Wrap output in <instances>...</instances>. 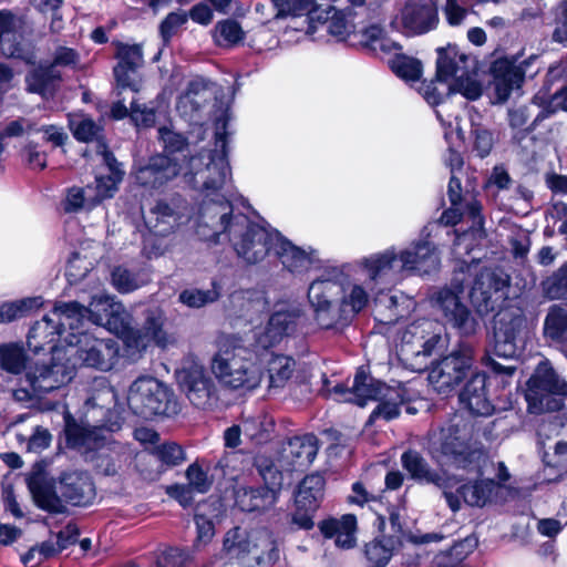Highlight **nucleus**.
<instances>
[{
	"mask_svg": "<svg viewBox=\"0 0 567 567\" xmlns=\"http://www.w3.org/2000/svg\"><path fill=\"white\" fill-rule=\"evenodd\" d=\"M214 38L218 45L231 47L244 39V31L235 20H224L216 24Z\"/></svg>",
	"mask_w": 567,
	"mask_h": 567,
	"instance_id": "13d9d810",
	"label": "nucleus"
},
{
	"mask_svg": "<svg viewBox=\"0 0 567 567\" xmlns=\"http://www.w3.org/2000/svg\"><path fill=\"white\" fill-rule=\"evenodd\" d=\"M167 318L159 307H152L145 311L144 324L142 329H135L132 355L140 354L146 348L154 343L157 347L165 348L172 342L171 336L167 333Z\"/></svg>",
	"mask_w": 567,
	"mask_h": 567,
	"instance_id": "6ab92c4d",
	"label": "nucleus"
},
{
	"mask_svg": "<svg viewBox=\"0 0 567 567\" xmlns=\"http://www.w3.org/2000/svg\"><path fill=\"white\" fill-rule=\"evenodd\" d=\"M111 278L113 287L122 293L136 290L147 282V277L144 274L132 272L122 266L113 269Z\"/></svg>",
	"mask_w": 567,
	"mask_h": 567,
	"instance_id": "8fccbe9b",
	"label": "nucleus"
},
{
	"mask_svg": "<svg viewBox=\"0 0 567 567\" xmlns=\"http://www.w3.org/2000/svg\"><path fill=\"white\" fill-rule=\"evenodd\" d=\"M65 436L68 445L73 449L91 450L96 446L95 433L74 421H66Z\"/></svg>",
	"mask_w": 567,
	"mask_h": 567,
	"instance_id": "3c124183",
	"label": "nucleus"
},
{
	"mask_svg": "<svg viewBox=\"0 0 567 567\" xmlns=\"http://www.w3.org/2000/svg\"><path fill=\"white\" fill-rule=\"evenodd\" d=\"M271 427L272 422L266 419L264 421L249 420L241 424L244 434L257 444L264 443L269 439Z\"/></svg>",
	"mask_w": 567,
	"mask_h": 567,
	"instance_id": "338daca9",
	"label": "nucleus"
},
{
	"mask_svg": "<svg viewBox=\"0 0 567 567\" xmlns=\"http://www.w3.org/2000/svg\"><path fill=\"white\" fill-rule=\"evenodd\" d=\"M275 255L289 272L296 275L310 270L318 261L315 250H305L293 245L282 235H280L279 241L275 246Z\"/></svg>",
	"mask_w": 567,
	"mask_h": 567,
	"instance_id": "393cba45",
	"label": "nucleus"
},
{
	"mask_svg": "<svg viewBox=\"0 0 567 567\" xmlns=\"http://www.w3.org/2000/svg\"><path fill=\"white\" fill-rule=\"evenodd\" d=\"M544 331L551 340L561 343L567 357V309L553 306L546 316Z\"/></svg>",
	"mask_w": 567,
	"mask_h": 567,
	"instance_id": "ea45409f",
	"label": "nucleus"
},
{
	"mask_svg": "<svg viewBox=\"0 0 567 567\" xmlns=\"http://www.w3.org/2000/svg\"><path fill=\"white\" fill-rule=\"evenodd\" d=\"M265 482L259 487H238L235 492L236 505L243 512L261 511L271 507L278 499L282 486V475L272 467L262 473Z\"/></svg>",
	"mask_w": 567,
	"mask_h": 567,
	"instance_id": "dca6fc26",
	"label": "nucleus"
},
{
	"mask_svg": "<svg viewBox=\"0 0 567 567\" xmlns=\"http://www.w3.org/2000/svg\"><path fill=\"white\" fill-rule=\"evenodd\" d=\"M378 406L369 416V423H373L377 419L391 421L399 416L401 406L405 402L404 390L400 386H385L377 400Z\"/></svg>",
	"mask_w": 567,
	"mask_h": 567,
	"instance_id": "e433bc0d",
	"label": "nucleus"
},
{
	"mask_svg": "<svg viewBox=\"0 0 567 567\" xmlns=\"http://www.w3.org/2000/svg\"><path fill=\"white\" fill-rule=\"evenodd\" d=\"M464 289L463 279L454 277L450 285L439 288L431 295L430 302L445 326L455 329L462 336H471L476 332L478 323L463 301Z\"/></svg>",
	"mask_w": 567,
	"mask_h": 567,
	"instance_id": "9d476101",
	"label": "nucleus"
},
{
	"mask_svg": "<svg viewBox=\"0 0 567 567\" xmlns=\"http://www.w3.org/2000/svg\"><path fill=\"white\" fill-rule=\"evenodd\" d=\"M471 136L473 140V151L477 156L484 158L488 156L495 144V136L493 131L485 127L484 125L475 122V120L471 118Z\"/></svg>",
	"mask_w": 567,
	"mask_h": 567,
	"instance_id": "6e6d98bb",
	"label": "nucleus"
},
{
	"mask_svg": "<svg viewBox=\"0 0 567 567\" xmlns=\"http://www.w3.org/2000/svg\"><path fill=\"white\" fill-rule=\"evenodd\" d=\"M460 401L474 415L489 416L495 406L487 395L486 375L474 373L460 394Z\"/></svg>",
	"mask_w": 567,
	"mask_h": 567,
	"instance_id": "b1692460",
	"label": "nucleus"
},
{
	"mask_svg": "<svg viewBox=\"0 0 567 567\" xmlns=\"http://www.w3.org/2000/svg\"><path fill=\"white\" fill-rule=\"evenodd\" d=\"M219 293L213 290L186 289L178 296V300L189 308H200L217 300Z\"/></svg>",
	"mask_w": 567,
	"mask_h": 567,
	"instance_id": "e2e57ef3",
	"label": "nucleus"
},
{
	"mask_svg": "<svg viewBox=\"0 0 567 567\" xmlns=\"http://www.w3.org/2000/svg\"><path fill=\"white\" fill-rule=\"evenodd\" d=\"M92 188L87 186L86 188L81 187H72L69 189L65 202L64 209L68 213L78 212L84 207H93L92 197H90L86 193L91 192Z\"/></svg>",
	"mask_w": 567,
	"mask_h": 567,
	"instance_id": "69168bd1",
	"label": "nucleus"
},
{
	"mask_svg": "<svg viewBox=\"0 0 567 567\" xmlns=\"http://www.w3.org/2000/svg\"><path fill=\"white\" fill-rule=\"evenodd\" d=\"M389 63L391 70L405 81H416L421 78L422 65L421 62L414 58L395 53Z\"/></svg>",
	"mask_w": 567,
	"mask_h": 567,
	"instance_id": "5fc2aeb1",
	"label": "nucleus"
},
{
	"mask_svg": "<svg viewBox=\"0 0 567 567\" xmlns=\"http://www.w3.org/2000/svg\"><path fill=\"white\" fill-rule=\"evenodd\" d=\"M84 310L79 302H59L54 308L30 329L27 344L34 353L47 346H65L64 338L69 332L78 330L83 323Z\"/></svg>",
	"mask_w": 567,
	"mask_h": 567,
	"instance_id": "6e6552de",
	"label": "nucleus"
},
{
	"mask_svg": "<svg viewBox=\"0 0 567 567\" xmlns=\"http://www.w3.org/2000/svg\"><path fill=\"white\" fill-rule=\"evenodd\" d=\"M69 332L65 346L56 348V358L65 359L70 365L87 367L101 371L111 370L118 357V344L113 338H102L95 332Z\"/></svg>",
	"mask_w": 567,
	"mask_h": 567,
	"instance_id": "0eeeda50",
	"label": "nucleus"
},
{
	"mask_svg": "<svg viewBox=\"0 0 567 567\" xmlns=\"http://www.w3.org/2000/svg\"><path fill=\"white\" fill-rule=\"evenodd\" d=\"M179 175L194 188L202 186V190L220 189L230 177L226 137L217 133L215 150L189 157L185 165L178 163L177 157L155 155L134 173L136 183L151 189L161 188Z\"/></svg>",
	"mask_w": 567,
	"mask_h": 567,
	"instance_id": "f03ea898",
	"label": "nucleus"
},
{
	"mask_svg": "<svg viewBox=\"0 0 567 567\" xmlns=\"http://www.w3.org/2000/svg\"><path fill=\"white\" fill-rule=\"evenodd\" d=\"M498 485L493 480H482L462 485L457 493L471 506H484L492 497Z\"/></svg>",
	"mask_w": 567,
	"mask_h": 567,
	"instance_id": "37998d69",
	"label": "nucleus"
},
{
	"mask_svg": "<svg viewBox=\"0 0 567 567\" xmlns=\"http://www.w3.org/2000/svg\"><path fill=\"white\" fill-rule=\"evenodd\" d=\"M311 308L315 321L321 329L343 326L350 320L348 309L343 308L341 302L340 305L326 302L319 306H311Z\"/></svg>",
	"mask_w": 567,
	"mask_h": 567,
	"instance_id": "a19ab883",
	"label": "nucleus"
},
{
	"mask_svg": "<svg viewBox=\"0 0 567 567\" xmlns=\"http://www.w3.org/2000/svg\"><path fill=\"white\" fill-rule=\"evenodd\" d=\"M203 217L207 220L215 235L226 234L238 257L247 264L261 261L270 251L275 254V246L280 233L251 221L244 214H233L230 202L225 196L214 205H205Z\"/></svg>",
	"mask_w": 567,
	"mask_h": 567,
	"instance_id": "7ed1b4c3",
	"label": "nucleus"
},
{
	"mask_svg": "<svg viewBox=\"0 0 567 567\" xmlns=\"http://www.w3.org/2000/svg\"><path fill=\"white\" fill-rule=\"evenodd\" d=\"M127 404L134 414L145 419L177 412L174 394L164 383L150 375H142L131 384Z\"/></svg>",
	"mask_w": 567,
	"mask_h": 567,
	"instance_id": "9b49d317",
	"label": "nucleus"
},
{
	"mask_svg": "<svg viewBox=\"0 0 567 567\" xmlns=\"http://www.w3.org/2000/svg\"><path fill=\"white\" fill-rule=\"evenodd\" d=\"M520 317H511L508 320L503 316L495 322L493 354L511 359L516 354V336L522 326Z\"/></svg>",
	"mask_w": 567,
	"mask_h": 567,
	"instance_id": "a878e982",
	"label": "nucleus"
},
{
	"mask_svg": "<svg viewBox=\"0 0 567 567\" xmlns=\"http://www.w3.org/2000/svg\"><path fill=\"white\" fill-rule=\"evenodd\" d=\"M144 221L154 235L166 236L181 225L182 216L168 204L157 202L144 216Z\"/></svg>",
	"mask_w": 567,
	"mask_h": 567,
	"instance_id": "c85d7f7f",
	"label": "nucleus"
},
{
	"mask_svg": "<svg viewBox=\"0 0 567 567\" xmlns=\"http://www.w3.org/2000/svg\"><path fill=\"white\" fill-rule=\"evenodd\" d=\"M396 545L398 539L394 536L378 537L367 544L365 556L377 567H383L391 559Z\"/></svg>",
	"mask_w": 567,
	"mask_h": 567,
	"instance_id": "49530a36",
	"label": "nucleus"
},
{
	"mask_svg": "<svg viewBox=\"0 0 567 567\" xmlns=\"http://www.w3.org/2000/svg\"><path fill=\"white\" fill-rule=\"evenodd\" d=\"M499 288L501 281L494 271L483 268L475 276L470 297L473 302H486L492 297V293L498 291Z\"/></svg>",
	"mask_w": 567,
	"mask_h": 567,
	"instance_id": "c03bdc74",
	"label": "nucleus"
},
{
	"mask_svg": "<svg viewBox=\"0 0 567 567\" xmlns=\"http://www.w3.org/2000/svg\"><path fill=\"white\" fill-rule=\"evenodd\" d=\"M537 60L536 55L516 63L508 59L496 60L492 65L493 89L496 102H506L514 90L520 89L528 68Z\"/></svg>",
	"mask_w": 567,
	"mask_h": 567,
	"instance_id": "f3484780",
	"label": "nucleus"
},
{
	"mask_svg": "<svg viewBox=\"0 0 567 567\" xmlns=\"http://www.w3.org/2000/svg\"><path fill=\"white\" fill-rule=\"evenodd\" d=\"M553 395L567 396V382L558 375L548 361H542L527 382L525 399L528 411L540 414L559 410L561 402Z\"/></svg>",
	"mask_w": 567,
	"mask_h": 567,
	"instance_id": "f8f14e48",
	"label": "nucleus"
},
{
	"mask_svg": "<svg viewBox=\"0 0 567 567\" xmlns=\"http://www.w3.org/2000/svg\"><path fill=\"white\" fill-rule=\"evenodd\" d=\"M95 152L102 157V162L109 168L110 174L107 176L101 175L95 178L96 186L95 195L92 197L93 205L101 203L103 199L113 197L124 175L116 158L104 143L97 141Z\"/></svg>",
	"mask_w": 567,
	"mask_h": 567,
	"instance_id": "5701e85b",
	"label": "nucleus"
},
{
	"mask_svg": "<svg viewBox=\"0 0 567 567\" xmlns=\"http://www.w3.org/2000/svg\"><path fill=\"white\" fill-rule=\"evenodd\" d=\"M401 463L410 476L420 483L433 484L439 488L449 486V477L444 473L432 470L425 458L416 451L404 452L401 455Z\"/></svg>",
	"mask_w": 567,
	"mask_h": 567,
	"instance_id": "bb28decb",
	"label": "nucleus"
},
{
	"mask_svg": "<svg viewBox=\"0 0 567 567\" xmlns=\"http://www.w3.org/2000/svg\"><path fill=\"white\" fill-rule=\"evenodd\" d=\"M56 348H52L50 364H34L25 372V381L34 395L47 394L68 384L74 378V365L65 359L56 358Z\"/></svg>",
	"mask_w": 567,
	"mask_h": 567,
	"instance_id": "2eb2a0df",
	"label": "nucleus"
},
{
	"mask_svg": "<svg viewBox=\"0 0 567 567\" xmlns=\"http://www.w3.org/2000/svg\"><path fill=\"white\" fill-rule=\"evenodd\" d=\"M439 22L434 0H409L392 24L408 35L423 34L433 30Z\"/></svg>",
	"mask_w": 567,
	"mask_h": 567,
	"instance_id": "a211bd4d",
	"label": "nucleus"
},
{
	"mask_svg": "<svg viewBox=\"0 0 567 567\" xmlns=\"http://www.w3.org/2000/svg\"><path fill=\"white\" fill-rule=\"evenodd\" d=\"M181 390L199 409L212 408L218 401V390L205 367L194 358H186L176 371Z\"/></svg>",
	"mask_w": 567,
	"mask_h": 567,
	"instance_id": "ddd939ff",
	"label": "nucleus"
},
{
	"mask_svg": "<svg viewBox=\"0 0 567 567\" xmlns=\"http://www.w3.org/2000/svg\"><path fill=\"white\" fill-rule=\"evenodd\" d=\"M361 262H362V259L360 261H358V266L365 277V279H364L365 287H363L362 285L354 284L351 286L349 292H344L343 296L341 297V303H342L343 308L348 309V316L350 319L368 305L370 292L371 293H374V292L381 293L382 288H378V287L381 285H383V286L388 285L386 282H382V281L371 282L369 275L363 269Z\"/></svg>",
	"mask_w": 567,
	"mask_h": 567,
	"instance_id": "7c9ffc66",
	"label": "nucleus"
},
{
	"mask_svg": "<svg viewBox=\"0 0 567 567\" xmlns=\"http://www.w3.org/2000/svg\"><path fill=\"white\" fill-rule=\"evenodd\" d=\"M296 361L287 355L270 354L267 359V372L270 388L282 386L293 374Z\"/></svg>",
	"mask_w": 567,
	"mask_h": 567,
	"instance_id": "79ce46f5",
	"label": "nucleus"
},
{
	"mask_svg": "<svg viewBox=\"0 0 567 567\" xmlns=\"http://www.w3.org/2000/svg\"><path fill=\"white\" fill-rule=\"evenodd\" d=\"M536 113L537 105L533 101L528 105L511 107L507 112L508 124L516 132L528 133L539 123L535 122Z\"/></svg>",
	"mask_w": 567,
	"mask_h": 567,
	"instance_id": "de8ad7c7",
	"label": "nucleus"
},
{
	"mask_svg": "<svg viewBox=\"0 0 567 567\" xmlns=\"http://www.w3.org/2000/svg\"><path fill=\"white\" fill-rule=\"evenodd\" d=\"M117 305L118 302L109 295H96L87 308L81 305L80 307L84 310L83 320L87 317L93 323L102 326Z\"/></svg>",
	"mask_w": 567,
	"mask_h": 567,
	"instance_id": "09e8293b",
	"label": "nucleus"
},
{
	"mask_svg": "<svg viewBox=\"0 0 567 567\" xmlns=\"http://www.w3.org/2000/svg\"><path fill=\"white\" fill-rule=\"evenodd\" d=\"M477 547V539L467 536L455 543L450 549L437 553L431 567H465V560Z\"/></svg>",
	"mask_w": 567,
	"mask_h": 567,
	"instance_id": "c9c22d12",
	"label": "nucleus"
},
{
	"mask_svg": "<svg viewBox=\"0 0 567 567\" xmlns=\"http://www.w3.org/2000/svg\"><path fill=\"white\" fill-rule=\"evenodd\" d=\"M468 56L458 52L455 48L440 49L436 62V78L442 82L451 79H460V76L468 73Z\"/></svg>",
	"mask_w": 567,
	"mask_h": 567,
	"instance_id": "2f4dec72",
	"label": "nucleus"
},
{
	"mask_svg": "<svg viewBox=\"0 0 567 567\" xmlns=\"http://www.w3.org/2000/svg\"><path fill=\"white\" fill-rule=\"evenodd\" d=\"M533 103L537 105L535 122H540L554 114L558 110H567V85L557 91L547 99L545 94L537 93L533 97Z\"/></svg>",
	"mask_w": 567,
	"mask_h": 567,
	"instance_id": "a18cd8bd",
	"label": "nucleus"
},
{
	"mask_svg": "<svg viewBox=\"0 0 567 567\" xmlns=\"http://www.w3.org/2000/svg\"><path fill=\"white\" fill-rule=\"evenodd\" d=\"M288 453L296 467H308L317 456L318 440L312 434L295 436L288 442Z\"/></svg>",
	"mask_w": 567,
	"mask_h": 567,
	"instance_id": "4c0bfd02",
	"label": "nucleus"
},
{
	"mask_svg": "<svg viewBox=\"0 0 567 567\" xmlns=\"http://www.w3.org/2000/svg\"><path fill=\"white\" fill-rule=\"evenodd\" d=\"M543 289L550 299L567 297V264L544 280Z\"/></svg>",
	"mask_w": 567,
	"mask_h": 567,
	"instance_id": "680f3d73",
	"label": "nucleus"
},
{
	"mask_svg": "<svg viewBox=\"0 0 567 567\" xmlns=\"http://www.w3.org/2000/svg\"><path fill=\"white\" fill-rule=\"evenodd\" d=\"M28 355L21 343L8 342L0 344V370L19 375L27 372Z\"/></svg>",
	"mask_w": 567,
	"mask_h": 567,
	"instance_id": "58836bf2",
	"label": "nucleus"
},
{
	"mask_svg": "<svg viewBox=\"0 0 567 567\" xmlns=\"http://www.w3.org/2000/svg\"><path fill=\"white\" fill-rule=\"evenodd\" d=\"M41 306V297L24 298L13 302H4L0 306V323L11 322L25 316L32 309Z\"/></svg>",
	"mask_w": 567,
	"mask_h": 567,
	"instance_id": "603ef678",
	"label": "nucleus"
},
{
	"mask_svg": "<svg viewBox=\"0 0 567 567\" xmlns=\"http://www.w3.org/2000/svg\"><path fill=\"white\" fill-rule=\"evenodd\" d=\"M102 327L122 339L126 351L132 353L133 339L135 334L133 317L121 302L114 307Z\"/></svg>",
	"mask_w": 567,
	"mask_h": 567,
	"instance_id": "f704fd0d",
	"label": "nucleus"
},
{
	"mask_svg": "<svg viewBox=\"0 0 567 567\" xmlns=\"http://www.w3.org/2000/svg\"><path fill=\"white\" fill-rule=\"evenodd\" d=\"M52 69L50 66L43 69H34L25 76L27 90L31 93H38L45 96L51 93L53 79L51 76Z\"/></svg>",
	"mask_w": 567,
	"mask_h": 567,
	"instance_id": "bf43d9fd",
	"label": "nucleus"
},
{
	"mask_svg": "<svg viewBox=\"0 0 567 567\" xmlns=\"http://www.w3.org/2000/svg\"><path fill=\"white\" fill-rule=\"evenodd\" d=\"M385 386L386 384L374 380L364 370H359L355 373L352 388L338 384L332 392L339 396L340 401L364 406L368 401H377Z\"/></svg>",
	"mask_w": 567,
	"mask_h": 567,
	"instance_id": "412c9836",
	"label": "nucleus"
},
{
	"mask_svg": "<svg viewBox=\"0 0 567 567\" xmlns=\"http://www.w3.org/2000/svg\"><path fill=\"white\" fill-rule=\"evenodd\" d=\"M339 272L333 269L315 279L308 289V299L310 306H319L321 303H334L339 296L344 292L342 286L338 282Z\"/></svg>",
	"mask_w": 567,
	"mask_h": 567,
	"instance_id": "473e14b6",
	"label": "nucleus"
},
{
	"mask_svg": "<svg viewBox=\"0 0 567 567\" xmlns=\"http://www.w3.org/2000/svg\"><path fill=\"white\" fill-rule=\"evenodd\" d=\"M69 122L70 128L78 141L86 143L97 141L101 127L91 117L79 114L73 115Z\"/></svg>",
	"mask_w": 567,
	"mask_h": 567,
	"instance_id": "4d7b16f0",
	"label": "nucleus"
},
{
	"mask_svg": "<svg viewBox=\"0 0 567 567\" xmlns=\"http://www.w3.org/2000/svg\"><path fill=\"white\" fill-rule=\"evenodd\" d=\"M413 301L403 293L384 295L375 299L377 319L384 324H393L409 315Z\"/></svg>",
	"mask_w": 567,
	"mask_h": 567,
	"instance_id": "c756f323",
	"label": "nucleus"
},
{
	"mask_svg": "<svg viewBox=\"0 0 567 567\" xmlns=\"http://www.w3.org/2000/svg\"><path fill=\"white\" fill-rule=\"evenodd\" d=\"M427 452L440 465L465 468L483 452L474 424L462 415H453L429 434Z\"/></svg>",
	"mask_w": 567,
	"mask_h": 567,
	"instance_id": "39448f33",
	"label": "nucleus"
},
{
	"mask_svg": "<svg viewBox=\"0 0 567 567\" xmlns=\"http://www.w3.org/2000/svg\"><path fill=\"white\" fill-rule=\"evenodd\" d=\"M482 205L475 198H471L465 203V205H457L451 207L443 212L440 217L439 223L445 226H454L456 225L463 216H467L472 220V227L468 231H465L461 235L456 236L454 246L455 248L460 247L462 244L467 241L471 237L482 236L483 235V216L481 214Z\"/></svg>",
	"mask_w": 567,
	"mask_h": 567,
	"instance_id": "aec40b11",
	"label": "nucleus"
},
{
	"mask_svg": "<svg viewBox=\"0 0 567 567\" xmlns=\"http://www.w3.org/2000/svg\"><path fill=\"white\" fill-rule=\"evenodd\" d=\"M451 92L460 93L470 101H475L482 96L483 89L481 83L473 76L466 75L460 76L454 84L450 87Z\"/></svg>",
	"mask_w": 567,
	"mask_h": 567,
	"instance_id": "0e129e2a",
	"label": "nucleus"
},
{
	"mask_svg": "<svg viewBox=\"0 0 567 567\" xmlns=\"http://www.w3.org/2000/svg\"><path fill=\"white\" fill-rule=\"evenodd\" d=\"M300 310L281 307L269 318L262 330L254 332L251 348L248 336L221 334L217 339V351L210 360V371L218 383L229 390L250 391L261 383L264 370L259 349L267 350L295 331Z\"/></svg>",
	"mask_w": 567,
	"mask_h": 567,
	"instance_id": "f257e3e1",
	"label": "nucleus"
},
{
	"mask_svg": "<svg viewBox=\"0 0 567 567\" xmlns=\"http://www.w3.org/2000/svg\"><path fill=\"white\" fill-rule=\"evenodd\" d=\"M223 549L231 559L259 566L271 565L278 558L275 542L265 528L248 530L236 526L226 533Z\"/></svg>",
	"mask_w": 567,
	"mask_h": 567,
	"instance_id": "1a4fd4ad",
	"label": "nucleus"
},
{
	"mask_svg": "<svg viewBox=\"0 0 567 567\" xmlns=\"http://www.w3.org/2000/svg\"><path fill=\"white\" fill-rule=\"evenodd\" d=\"M361 265L371 282L382 281L394 285L405 272L429 275L436 271L440 267V256L433 243L419 240L400 252L389 248L364 257Z\"/></svg>",
	"mask_w": 567,
	"mask_h": 567,
	"instance_id": "20e7f679",
	"label": "nucleus"
},
{
	"mask_svg": "<svg viewBox=\"0 0 567 567\" xmlns=\"http://www.w3.org/2000/svg\"><path fill=\"white\" fill-rule=\"evenodd\" d=\"M16 19L10 12L0 11V51L2 55L35 64L37 53L33 47L23 45L14 32Z\"/></svg>",
	"mask_w": 567,
	"mask_h": 567,
	"instance_id": "4be33fe9",
	"label": "nucleus"
},
{
	"mask_svg": "<svg viewBox=\"0 0 567 567\" xmlns=\"http://www.w3.org/2000/svg\"><path fill=\"white\" fill-rule=\"evenodd\" d=\"M190 555L181 548H169L163 551L156 563V567H189Z\"/></svg>",
	"mask_w": 567,
	"mask_h": 567,
	"instance_id": "774afa93",
	"label": "nucleus"
},
{
	"mask_svg": "<svg viewBox=\"0 0 567 567\" xmlns=\"http://www.w3.org/2000/svg\"><path fill=\"white\" fill-rule=\"evenodd\" d=\"M188 14L184 10L168 13L161 22L158 31L164 44H168L174 35L187 23Z\"/></svg>",
	"mask_w": 567,
	"mask_h": 567,
	"instance_id": "052dcab7",
	"label": "nucleus"
},
{
	"mask_svg": "<svg viewBox=\"0 0 567 567\" xmlns=\"http://www.w3.org/2000/svg\"><path fill=\"white\" fill-rule=\"evenodd\" d=\"M318 527L326 538L334 537L340 548L350 549L355 545L357 517L352 514H346L340 519H324Z\"/></svg>",
	"mask_w": 567,
	"mask_h": 567,
	"instance_id": "cd10ccee",
	"label": "nucleus"
},
{
	"mask_svg": "<svg viewBox=\"0 0 567 567\" xmlns=\"http://www.w3.org/2000/svg\"><path fill=\"white\" fill-rule=\"evenodd\" d=\"M29 488L37 506L54 514L64 513L65 503L86 506L95 497L94 484L90 475L83 472L63 474L58 487L60 495L54 484L42 475L30 478Z\"/></svg>",
	"mask_w": 567,
	"mask_h": 567,
	"instance_id": "423d86ee",
	"label": "nucleus"
},
{
	"mask_svg": "<svg viewBox=\"0 0 567 567\" xmlns=\"http://www.w3.org/2000/svg\"><path fill=\"white\" fill-rule=\"evenodd\" d=\"M474 362V348L461 342L450 354L442 358L429 372V381L440 393L457 386L468 374Z\"/></svg>",
	"mask_w": 567,
	"mask_h": 567,
	"instance_id": "4468645a",
	"label": "nucleus"
},
{
	"mask_svg": "<svg viewBox=\"0 0 567 567\" xmlns=\"http://www.w3.org/2000/svg\"><path fill=\"white\" fill-rule=\"evenodd\" d=\"M324 478L321 474L307 475L299 484L295 496L296 506L317 511L324 494Z\"/></svg>",
	"mask_w": 567,
	"mask_h": 567,
	"instance_id": "72a5a7b5",
	"label": "nucleus"
},
{
	"mask_svg": "<svg viewBox=\"0 0 567 567\" xmlns=\"http://www.w3.org/2000/svg\"><path fill=\"white\" fill-rule=\"evenodd\" d=\"M158 138L163 144L165 155L169 157H177L178 162L181 161V156L185 162L183 165L187 163L186 155L184 151L187 148V141L184 135L173 131L167 126H162L158 128Z\"/></svg>",
	"mask_w": 567,
	"mask_h": 567,
	"instance_id": "864d4df0",
	"label": "nucleus"
}]
</instances>
